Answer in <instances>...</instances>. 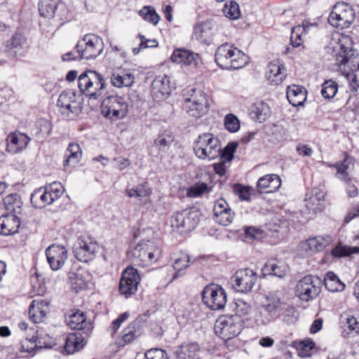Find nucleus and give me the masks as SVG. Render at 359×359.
<instances>
[{"instance_id": "26", "label": "nucleus", "mask_w": 359, "mask_h": 359, "mask_svg": "<svg viewBox=\"0 0 359 359\" xmlns=\"http://www.w3.org/2000/svg\"><path fill=\"white\" fill-rule=\"evenodd\" d=\"M50 302L46 299H34L32 302L29 316L34 323H41L49 311Z\"/></svg>"}, {"instance_id": "41", "label": "nucleus", "mask_w": 359, "mask_h": 359, "mask_svg": "<svg viewBox=\"0 0 359 359\" xmlns=\"http://www.w3.org/2000/svg\"><path fill=\"white\" fill-rule=\"evenodd\" d=\"M4 205L8 214L19 215L22 210V202L20 196L16 194H9L4 198Z\"/></svg>"}, {"instance_id": "19", "label": "nucleus", "mask_w": 359, "mask_h": 359, "mask_svg": "<svg viewBox=\"0 0 359 359\" xmlns=\"http://www.w3.org/2000/svg\"><path fill=\"white\" fill-rule=\"evenodd\" d=\"M47 261L53 271L60 269L68 257V251L61 245L53 244L46 250Z\"/></svg>"}, {"instance_id": "63", "label": "nucleus", "mask_w": 359, "mask_h": 359, "mask_svg": "<svg viewBox=\"0 0 359 359\" xmlns=\"http://www.w3.org/2000/svg\"><path fill=\"white\" fill-rule=\"evenodd\" d=\"M145 359H168L167 353L162 349L153 348L147 351L144 355Z\"/></svg>"}, {"instance_id": "54", "label": "nucleus", "mask_w": 359, "mask_h": 359, "mask_svg": "<svg viewBox=\"0 0 359 359\" xmlns=\"http://www.w3.org/2000/svg\"><path fill=\"white\" fill-rule=\"evenodd\" d=\"M222 11L226 18L231 20L238 19L241 16L239 6L233 1L226 2L224 4Z\"/></svg>"}, {"instance_id": "39", "label": "nucleus", "mask_w": 359, "mask_h": 359, "mask_svg": "<svg viewBox=\"0 0 359 359\" xmlns=\"http://www.w3.org/2000/svg\"><path fill=\"white\" fill-rule=\"evenodd\" d=\"M85 344L84 337L81 334H69L66 338L65 351L71 355L82 349Z\"/></svg>"}, {"instance_id": "12", "label": "nucleus", "mask_w": 359, "mask_h": 359, "mask_svg": "<svg viewBox=\"0 0 359 359\" xmlns=\"http://www.w3.org/2000/svg\"><path fill=\"white\" fill-rule=\"evenodd\" d=\"M103 49L102 39L94 34L86 35L76 45V53L79 59H94L102 53Z\"/></svg>"}, {"instance_id": "59", "label": "nucleus", "mask_w": 359, "mask_h": 359, "mask_svg": "<svg viewBox=\"0 0 359 359\" xmlns=\"http://www.w3.org/2000/svg\"><path fill=\"white\" fill-rule=\"evenodd\" d=\"M237 146V143L231 142L224 147L222 151H220L219 156H221V159L223 162H229L233 159Z\"/></svg>"}, {"instance_id": "11", "label": "nucleus", "mask_w": 359, "mask_h": 359, "mask_svg": "<svg viewBox=\"0 0 359 359\" xmlns=\"http://www.w3.org/2000/svg\"><path fill=\"white\" fill-rule=\"evenodd\" d=\"M100 250L97 241L89 236H81L75 243L73 252L80 262H88L93 260Z\"/></svg>"}, {"instance_id": "13", "label": "nucleus", "mask_w": 359, "mask_h": 359, "mask_svg": "<svg viewBox=\"0 0 359 359\" xmlns=\"http://www.w3.org/2000/svg\"><path fill=\"white\" fill-rule=\"evenodd\" d=\"M170 222L173 230L180 232L190 231L198 224V213L196 210H190L178 211L171 216Z\"/></svg>"}, {"instance_id": "43", "label": "nucleus", "mask_w": 359, "mask_h": 359, "mask_svg": "<svg viewBox=\"0 0 359 359\" xmlns=\"http://www.w3.org/2000/svg\"><path fill=\"white\" fill-rule=\"evenodd\" d=\"M324 285L326 289L332 292H342L345 289V284L332 271H329L325 274Z\"/></svg>"}, {"instance_id": "7", "label": "nucleus", "mask_w": 359, "mask_h": 359, "mask_svg": "<svg viewBox=\"0 0 359 359\" xmlns=\"http://www.w3.org/2000/svg\"><path fill=\"white\" fill-rule=\"evenodd\" d=\"M63 193L62 184L54 182L35 190L31 195V203L36 208H43L57 200Z\"/></svg>"}, {"instance_id": "28", "label": "nucleus", "mask_w": 359, "mask_h": 359, "mask_svg": "<svg viewBox=\"0 0 359 359\" xmlns=\"http://www.w3.org/2000/svg\"><path fill=\"white\" fill-rule=\"evenodd\" d=\"M193 37L201 43L209 45L213 38L211 22L203 21L196 24L194 27Z\"/></svg>"}, {"instance_id": "60", "label": "nucleus", "mask_w": 359, "mask_h": 359, "mask_svg": "<svg viewBox=\"0 0 359 359\" xmlns=\"http://www.w3.org/2000/svg\"><path fill=\"white\" fill-rule=\"evenodd\" d=\"M129 316H130L129 312L126 311V312L121 314L116 320H114L111 322V323L108 329V330L111 333V336H114V334L121 327L123 323L128 318Z\"/></svg>"}, {"instance_id": "55", "label": "nucleus", "mask_w": 359, "mask_h": 359, "mask_svg": "<svg viewBox=\"0 0 359 359\" xmlns=\"http://www.w3.org/2000/svg\"><path fill=\"white\" fill-rule=\"evenodd\" d=\"M139 15L147 22L156 25L160 20V16L151 6H144L139 11Z\"/></svg>"}, {"instance_id": "47", "label": "nucleus", "mask_w": 359, "mask_h": 359, "mask_svg": "<svg viewBox=\"0 0 359 359\" xmlns=\"http://www.w3.org/2000/svg\"><path fill=\"white\" fill-rule=\"evenodd\" d=\"M313 26L312 24H303L298 25L292 29L290 43L293 47H299L302 45L303 40L302 36L303 33L308 32L309 27Z\"/></svg>"}, {"instance_id": "51", "label": "nucleus", "mask_w": 359, "mask_h": 359, "mask_svg": "<svg viewBox=\"0 0 359 359\" xmlns=\"http://www.w3.org/2000/svg\"><path fill=\"white\" fill-rule=\"evenodd\" d=\"M282 311L280 313V318L287 324H292L297 320V312L295 308L285 303L282 306Z\"/></svg>"}, {"instance_id": "64", "label": "nucleus", "mask_w": 359, "mask_h": 359, "mask_svg": "<svg viewBox=\"0 0 359 359\" xmlns=\"http://www.w3.org/2000/svg\"><path fill=\"white\" fill-rule=\"evenodd\" d=\"M255 113L257 114V119L261 122L264 121L269 115V108L264 103L258 104L256 107Z\"/></svg>"}, {"instance_id": "34", "label": "nucleus", "mask_w": 359, "mask_h": 359, "mask_svg": "<svg viewBox=\"0 0 359 359\" xmlns=\"http://www.w3.org/2000/svg\"><path fill=\"white\" fill-rule=\"evenodd\" d=\"M235 46L230 43H224L218 46L215 54V60L222 69H228L230 56L232 55Z\"/></svg>"}, {"instance_id": "44", "label": "nucleus", "mask_w": 359, "mask_h": 359, "mask_svg": "<svg viewBox=\"0 0 359 359\" xmlns=\"http://www.w3.org/2000/svg\"><path fill=\"white\" fill-rule=\"evenodd\" d=\"M227 70L239 69L244 67L248 62V57L241 50L235 47L230 56Z\"/></svg>"}, {"instance_id": "30", "label": "nucleus", "mask_w": 359, "mask_h": 359, "mask_svg": "<svg viewBox=\"0 0 359 359\" xmlns=\"http://www.w3.org/2000/svg\"><path fill=\"white\" fill-rule=\"evenodd\" d=\"M20 226L19 216L7 214L0 217V234L9 236L18 232Z\"/></svg>"}, {"instance_id": "10", "label": "nucleus", "mask_w": 359, "mask_h": 359, "mask_svg": "<svg viewBox=\"0 0 359 359\" xmlns=\"http://www.w3.org/2000/svg\"><path fill=\"white\" fill-rule=\"evenodd\" d=\"M128 111V104L125 98L118 95H111L104 99L102 111L105 117L116 121L124 118Z\"/></svg>"}, {"instance_id": "40", "label": "nucleus", "mask_w": 359, "mask_h": 359, "mask_svg": "<svg viewBox=\"0 0 359 359\" xmlns=\"http://www.w3.org/2000/svg\"><path fill=\"white\" fill-rule=\"evenodd\" d=\"M151 89L154 94L168 95L171 91L170 80L166 75L156 76L152 82Z\"/></svg>"}, {"instance_id": "29", "label": "nucleus", "mask_w": 359, "mask_h": 359, "mask_svg": "<svg viewBox=\"0 0 359 359\" xmlns=\"http://www.w3.org/2000/svg\"><path fill=\"white\" fill-rule=\"evenodd\" d=\"M142 334L141 320L136 319L123 329L118 343L120 346H125L133 342L135 339L141 336Z\"/></svg>"}, {"instance_id": "23", "label": "nucleus", "mask_w": 359, "mask_h": 359, "mask_svg": "<svg viewBox=\"0 0 359 359\" xmlns=\"http://www.w3.org/2000/svg\"><path fill=\"white\" fill-rule=\"evenodd\" d=\"M325 192L318 188H313L306 194L305 205L306 208L313 213L320 212L325 208Z\"/></svg>"}, {"instance_id": "48", "label": "nucleus", "mask_w": 359, "mask_h": 359, "mask_svg": "<svg viewBox=\"0 0 359 359\" xmlns=\"http://www.w3.org/2000/svg\"><path fill=\"white\" fill-rule=\"evenodd\" d=\"M174 138L170 133H162L154 141V147L158 149L159 153H165L168 150Z\"/></svg>"}, {"instance_id": "6", "label": "nucleus", "mask_w": 359, "mask_h": 359, "mask_svg": "<svg viewBox=\"0 0 359 359\" xmlns=\"http://www.w3.org/2000/svg\"><path fill=\"white\" fill-rule=\"evenodd\" d=\"M284 303L276 293L266 295L265 301L261 304V311L256 316L257 324L267 325L280 318V313Z\"/></svg>"}, {"instance_id": "46", "label": "nucleus", "mask_w": 359, "mask_h": 359, "mask_svg": "<svg viewBox=\"0 0 359 359\" xmlns=\"http://www.w3.org/2000/svg\"><path fill=\"white\" fill-rule=\"evenodd\" d=\"M81 149L77 143H69L66 152L67 159L65 161L64 165L72 164L73 165L79 161L81 157Z\"/></svg>"}, {"instance_id": "61", "label": "nucleus", "mask_w": 359, "mask_h": 359, "mask_svg": "<svg viewBox=\"0 0 359 359\" xmlns=\"http://www.w3.org/2000/svg\"><path fill=\"white\" fill-rule=\"evenodd\" d=\"M245 234L250 239H262L265 236V232L260 228L249 226L245 228Z\"/></svg>"}, {"instance_id": "32", "label": "nucleus", "mask_w": 359, "mask_h": 359, "mask_svg": "<svg viewBox=\"0 0 359 359\" xmlns=\"http://www.w3.org/2000/svg\"><path fill=\"white\" fill-rule=\"evenodd\" d=\"M6 47L11 54L23 55L28 48L27 39L17 33L6 42Z\"/></svg>"}, {"instance_id": "17", "label": "nucleus", "mask_w": 359, "mask_h": 359, "mask_svg": "<svg viewBox=\"0 0 359 359\" xmlns=\"http://www.w3.org/2000/svg\"><path fill=\"white\" fill-rule=\"evenodd\" d=\"M256 281L257 273L250 269L238 270L231 277L233 287L243 293L251 291Z\"/></svg>"}, {"instance_id": "18", "label": "nucleus", "mask_w": 359, "mask_h": 359, "mask_svg": "<svg viewBox=\"0 0 359 359\" xmlns=\"http://www.w3.org/2000/svg\"><path fill=\"white\" fill-rule=\"evenodd\" d=\"M318 281L312 276H306L298 281L295 292L302 301L308 302L316 298L320 292V287L317 285Z\"/></svg>"}, {"instance_id": "45", "label": "nucleus", "mask_w": 359, "mask_h": 359, "mask_svg": "<svg viewBox=\"0 0 359 359\" xmlns=\"http://www.w3.org/2000/svg\"><path fill=\"white\" fill-rule=\"evenodd\" d=\"M60 0H41L39 4V11L41 16L52 18L54 16Z\"/></svg>"}, {"instance_id": "53", "label": "nucleus", "mask_w": 359, "mask_h": 359, "mask_svg": "<svg viewBox=\"0 0 359 359\" xmlns=\"http://www.w3.org/2000/svg\"><path fill=\"white\" fill-rule=\"evenodd\" d=\"M151 194V190L143 184H139L135 187L128 189L126 191V194L130 198H138L142 199L149 196Z\"/></svg>"}, {"instance_id": "4", "label": "nucleus", "mask_w": 359, "mask_h": 359, "mask_svg": "<svg viewBox=\"0 0 359 359\" xmlns=\"http://www.w3.org/2000/svg\"><path fill=\"white\" fill-rule=\"evenodd\" d=\"M211 99L202 90L193 89L184 100V109L189 116L197 119L205 115L210 107Z\"/></svg>"}, {"instance_id": "49", "label": "nucleus", "mask_w": 359, "mask_h": 359, "mask_svg": "<svg viewBox=\"0 0 359 359\" xmlns=\"http://www.w3.org/2000/svg\"><path fill=\"white\" fill-rule=\"evenodd\" d=\"M358 252L359 247H351L341 245V243L335 246L331 251L332 255L337 258L348 257Z\"/></svg>"}, {"instance_id": "8", "label": "nucleus", "mask_w": 359, "mask_h": 359, "mask_svg": "<svg viewBox=\"0 0 359 359\" xmlns=\"http://www.w3.org/2000/svg\"><path fill=\"white\" fill-rule=\"evenodd\" d=\"M194 149L198 158L213 160L219 156L221 145L218 138L212 134L204 133L198 136Z\"/></svg>"}, {"instance_id": "1", "label": "nucleus", "mask_w": 359, "mask_h": 359, "mask_svg": "<svg viewBox=\"0 0 359 359\" xmlns=\"http://www.w3.org/2000/svg\"><path fill=\"white\" fill-rule=\"evenodd\" d=\"M339 49L337 53L336 61L339 66V72L348 81L350 86L353 89L359 88V52L346 47L340 41Z\"/></svg>"}, {"instance_id": "38", "label": "nucleus", "mask_w": 359, "mask_h": 359, "mask_svg": "<svg viewBox=\"0 0 359 359\" xmlns=\"http://www.w3.org/2000/svg\"><path fill=\"white\" fill-rule=\"evenodd\" d=\"M288 272V266L276 260H269L262 268L264 276H274L278 278L284 277Z\"/></svg>"}, {"instance_id": "24", "label": "nucleus", "mask_w": 359, "mask_h": 359, "mask_svg": "<svg viewBox=\"0 0 359 359\" xmlns=\"http://www.w3.org/2000/svg\"><path fill=\"white\" fill-rule=\"evenodd\" d=\"M286 76V69L280 60H274L268 65L266 77L271 85L281 84Z\"/></svg>"}, {"instance_id": "56", "label": "nucleus", "mask_w": 359, "mask_h": 359, "mask_svg": "<svg viewBox=\"0 0 359 359\" xmlns=\"http://www.w3.org/2000/svg\"><path fill=\"white\" fill-rule=\"evenodd\" d=\"M315 347V343L311 339H305L300 341L298 350L299 355L301 357H310L311 355V351Z\"/></svg>"}, {"instance_id": "14", "label": "nucleus", "mask_w": 359, "mask_h": 359, "mask_svg": "<svg viewBox=\"0 0 359 359\" xmlns=\"http://www.w3.org/2000/svg\"><path fill=\"white\" fill-rule=\"evenodd\" d=\"M77 95L73 90L63 91L57 100L59 111L67 119H74L81 110Z\"/></svg>"}, {"instance_id": "25", "label": "nucleus", "mask_w": 359, "mask_h": 359, "mask_svg": "<svg viewBox=\"0 0 359 359\" xmlns=\"http://www.w3.org/2000/svg\"><path fill=\"white\" fill-rule=\"evenodd\" d=\"M281 183L278 175L268 174L257 180L256 188L259 193H273L279 189Z\"/></svg>"}, {"instance_id": "62", "label": "nucleus", "mask_w": 359, "mask_h": 359, "mask_svg": "<svg viewBox=\"0 0 359 359\" xmlns=\"http://www.w3.org/2000/svg\"><path fill=\"white\" fill-rule=\"evenodd\" d=\"M208 189V185L205 183L195 184L187 190V196L196 198L203 194Z\"/></svg>"}, {"instance_id": "22", "label": "nucleus", "mask_w": 359, "mask_h": 359, "mask_svg": "<svg viewBox=\"0 0 359 359\" xmlns=\"http://www.w3.org/2000/svg\"><path fill=\"white\" fill-rule=\"evenodd\" d=\"M332 242V236L329 235L310 238L301 243L300 248L306 255H312L318 252L323 250Z\"/></svg>"}, {"instance_id": "5", "label": "nucleus", "mask_w": 359, "mask_h": 359, "mask_svg": "<svg viewBox=\"0 0 359 359\" xmlns=\"http://www.w3.org/2000/svg\"><path fill=\"white\" fill-rule=\"evenodd\" d=\"M243 327V320L238 316H220L215 322V334L224 341L237 337Z\"/></svg>"}, {"instance_id": "21", "label": "nucleus", "mask_w": 359, "mask_h": 359, "mask_svg": "<svg viewBox=\"0 0 359 359\" xmlns=\"http://www.w3.org/2000/svg\"><path fill=\"white\" fill-rule=\"evenodd\" d=\"M31 138L20 132H13L8 134L6 138V151L9 154H16L25 150Z\"/></svg>"}, {"instance_id": "16", "label": "nucleus", "mask_w": 359, "mask_h": 359, "mask_svg": "<svg viewBox=\"0 0 359 359\" xmlns=\"http://www.w3.org/2000/svg\"><path fill=\"white\" fill-rule=\"evenodd\" d=\"M140 276L137 270L133 267H127L122 273L119 281L120 293L126 298L135 294L137 291Z\"/></svg>"}, {"instance_id": "20", "label": "nucleus", "mask_w": 359, "mask_h": 359, "mask_svg": "<svg viewBox=\"0 0 359 359\" xmlns=\"http://www.w3.org/2000/svg\"><path fill=\"white\" fill-rule=\"evenodd\" d=\"M213 215L216 222L224 226L232 223L234 219V212L229 203L222 198L215 202Z\"/></svg>"}, {"instance_id": "52", "label": "nucleus", "mask_w": 359, "mask_h": 359, "mask_svg": "<svg viewBox=\"0 0 359 359\" xmlns=\"http://www.w3.org/2000/svg\"><path fill=\"white\" fill-rule=\"evenodd\" d=\"M251 305L243 299H238L231 304V309L235 313L233 316H238L241 319L245 317L251 311Z\"/></svg>"}, {"instance_id": "37", "label": "nucleus", "mask_w": 359, "mask_h": 359, "mask_svg": "<svg viewBox=\"0 0 359 359\" xmlns=\"http://www.w3.org/2000/svg\"><path fill=\"white\" fill-rule=\"evenodd\" d=\"M327 166L334 168L337 169L336 177L343 181L348 182L351 180L349 175V170L351 165H353V160L351 157L346 156L345 158L341 162H337L334 164L327 163Z\"/></svg>"}, {"instance_id": "57", "label": "nucleus", "mask_w": 359, "mask_h": 359, "mask_svg": "<svg viewBox=\"0 0 359 359\" xmlns=\"http://www.w3.org/2000/svg\"><path fill=\"white\" fill-rule=\"evenodd\" d=\"M189 266V257L188 255H183L182 257L175 259L173 267L176 272L172 276V280L177 278L180 276V272L187 268Z\"/></svg>"}, {"instance_id": "9", "label": "nucleus", "mask_w": 359, "mask_h": 359, "mask_svg": "<svg viewBox=\"0 0 359 359\" xmlns=\"http://www.w3.org/2000/svg\"><path fill=\"white\" fill-rule=\"evenodd\" d=\"M355 18V13L351 6L344 2L334 5L328 18L330 25L344 29L350 27Z\"/></svg>"}, {"instance_id": "58", "label": "nucleus", "mask_w": 359, "mask_h": 359, "mask_svg": "<svg viewBox=\"0 0 359 359\" xmlns=\"http://www.w3.org/2000/svg\"><path fill=\"white\" fill-rule=\"evenodd\" d=\"M224 126L230 133H236L240 128V121L235 115L229 114L225 116Z\"/></svg>"}, {"instance_id": "42", "label": "nucleus", "mask_w": 359, "mask_h": 359, "mask_svg": "<svg viewBox=\"0 0 359 359\" xmlns=\"http://www.w3.org/2000/svg\"><path fill=\"white\" fill-rule=\"evenodd\" d=\"M50 348L51 346L47 344L46 342L41 341V335L39 336L37 333L36 336L32 335L31 338H27L26 341H24L21 345V351L32 353V355H34V350L36 348Z\"/></svg>"}, {"instance_id": "35", "label": "nucleus", "mask_w": 359, "mask_h": 359, "mask_svg": "<svg viewBox=\"0 0 359 359\" xmlns=\"http://www.w3.org/2000/svg\"><path fill=\"white\" fill-rule=\"evenodd\" d=\"M198 59V54L182 48L174 50L171 55L172 62L188 66L196 65Z\"/></svg>"}, {"instance_id": "2", "label": "nucleus", "mask_w": 359, "mask_h": 359, "mask_svg": "<svg viewBox=\"0 0 359 359\" xmlns=\"http://www.w3.org/2000/svg\"><path fill=\"white\" fill-rule=\"evenodd\" d=\"M80 91L90 100H97L103 95L107 83L103 76L93 70L81 74L78 78Z\"/></svg>"}, {"instance_id": "50", "label": "nucleus", "mask_w": 359, "mask_h": 359, "mask_svg": "<svg viewBox=\"0 0 359 359\" xmlns=\"http://www.w3.org/2000/svg\"><path fill=\"white\" fill-rule=\"evenodd\" d=\"M339 89L338 83L332 79L326 80L322 85L321 95L325 99H332Z\"/></svg>"}, {"instance_id": "36", "label": "nucleus", "mask_w": 359, "mask_h": 359, "mask_svg": "<svg viewBox=\"0 0 359 359\" xmlns=\"http://www.w3.org/2000/svg\"><path fill=\"white\" fill-rule=\"evenodd\" d=\"M200 346L197 343H184L175 352L177 359H199Z\"/></svg>"}, {"instance_id": "31", "label": "nucleus", "mask_w": 359, "mask_h": 359, "mask_svg": "<svg viewBox=\"0 0 359 359\" xmlns=\"http://www.w3.org/2000/svg\"><path fill=\"white\" fill-rule=\"evenodd\" d=\"M67 325L72 330H83L86 334H88L93 328L92 323L86 321L84 313L79 311L69 316Z\"/></svg>"}, {"instance_id": "27", "label": "nucleus", "mask_w": 359, "mask_h": 359, "mask_svg": "<svg viewBox=\"0 0 359 359\" xmlns=\"http://www.w3.org/2000/svg\"><path fill=\"white\" fill-rule=\"evenodd\" d=\"M111 84L116 88L130 87L135 82L134 75L121 68L114 69L109 76Z\"/></svg>"}, {"instance_id": "3", "label": "nucleus", "mask_w": 359, "mask_h": 359, "mask_svg": "<svg viewBox=\"0 0 359 359\" xmlns=\"http://www.w3.org/2000/svg\"><path fill=\"white\" fill-rule=\"evenodd\" d=\"M161 255L158 246L149 241L140 242L129 252L131 262L143 267L156 262Z\"/></svg>"}, {"instance_id": "15", "label": "nucleus", "mask_w": 359, "mask_h": 359, "mask_svg": "<svg viewBox=\"0 0 359 359\" xmlns=\"http://www.w3.org/2000/svg\"><path fill=\"white\" fill-rule=\"evenodd\" d=\"M203 303L212 310H219L226 304L225 290L218 285L212 284L206 286L202 292Z\"/></svg>"}, {"instance_id": "33", "label": "nucleus", "mask_w": 359, "mask_h": 359, "mask_svg": "<svg viewBox=\"0 0 359 359\" xmlns=\"http://www.w3.org/2000/svg\"><path fill=\"white\" fill-rule=\"evenodd\" d=\"M307 90L302 86L293 85L288 86L286 96L289 102L294 107L302 106L306 100Z\"/></svg>"}]
</instances>
